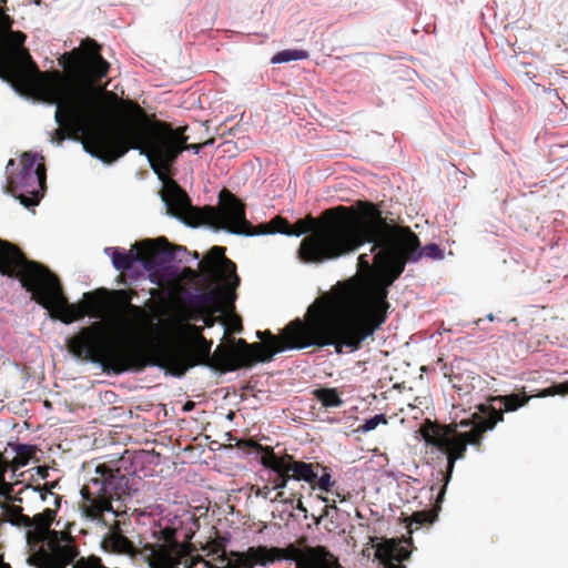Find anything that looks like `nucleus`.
<instances>
[{
	"instance_id": "9d476101",
	"label": "nucleus",
	"mask_w": 568,
	"mask_h": 568,
	"mask_svg": "<svg viewBox=\"0 0 568 568\" xmlns=\"http://www.w3.org/2000/svg\"><path fill=\"white\" fill-rule=\"evenodd\" d=\"M97 477L84 485L80 493V509L87 518L100 520L105 511H113V498L120 499L129 488V478L120 468L109 464H100L95 469Z\"/></svg>"
},
{
	"instance_id": "2f4dec72",
	"label": "nucleus",
	"mask_w": 568,
	"mask_h": 568,
	"mask_svg": "<svg viewBox=\"0 0 568 568\" xmlns=\"http://www.w3.org/2000/svg\"><path fill=\"white\" fill-rule=\"evenodd\" d=\"M419 252H420V257L423 255L429 257V258H433V260H438V258H442L443 257V252L442 250L439 248V246L435 243H432V244H427L426 246H424L423 248L419 246Z\"/></svg>"
},
{
	"instance_id": "39448f33",
	"label": "nucleus",
	"mask_w": 568,
	"mask_h": 568,
	"mask_svg": "<svg viewBox=\"0 0 568 568\" xmlns=\"http://www.w3.org/2000/svg\"><path fill=\"white\" fill-rule=\"evenodd\" d=\"M126 112V141L128 151L139 150L146 155L153 171L163 175L184 150H200L213 142L212 139L203 143H187L184 134L187 126H173L164 121L150 123L145 111L134 101L123 102Z\"/></svg>"
},
{
	"instance_id": "0eeeda50",
	"label": "nucleus",
	"mask_w": 568,
	"mask_h": 568,
	"mask_svg": "<svg viewBox=\"0 0 568 568\" xmlns=\"http://www.w3.org/2000/svg\"><path fill=\"white\" fill-rule=\"evenodd\" d=\"M486 382L476 373L464 367V455L468 446H478L485 433L491 432L504 420L503 412H515L528 403L526 395L511 393L489 396Z\"/></svg>"
},
{
	"instance_id": "37998d69",
	"label": "nucleus",
	"mask_w": 568,
	"mask_h": 568,
	"mask_svg": "<svg viewBox=\"0 0 568 568\" xmlns=\"http://www.w3.org/2000/svg\"><path fill=\"white\" fill-rule=\"evenodd\" d=\"M3 525V520L0 518V527ZM0 568H11L9 564L3 561V556L0 554Z\"/></svg>"
},
{
	"instance_id": "7c9ffc66",
	"label": "nucleus",
	"mask_w": 568,
	"mask_h": 568,
	"mask_svg": "<svg viewBox=\"0 0 568 568\" xmlns=\"http://www.w3.org/2000/svg\"><path fill=\"white\" fill-rule=\"evenodd\" d=\"M277 490H278V493L276 494L277 500H282V501H284L286 504H291V505H293L294 501L296 500V504L294 506L295 509H297L302 513H307V509L304 506L303 500H302V498H303L302 494L292 493L290 498H284V491H282V489H277Z\"/></svg>"
},
{
	"instance_id": "bb28decb",
	"label": "nucleus",
	"mask_w": 568,
	"mask_h": 568,
	"mask_svg": "<svg viewBox=\"0 0 568 568\" xmlns=\"http://www.w3.org/2000/svg\"><path fill=\"white\" fill-rule=\"evenodd\" d=\"M464 87L473 94V99L467 102V105L474 118H477L481 113L479 97H484L483 91L470 75L467 78L464 75Z\"/></svg>"
},
{
	"instance_id": "c756f323",
	"label": "nucleus",
	"mask_w": 568,
	"mask_h": 568,
	"mask_svg": "<svg viewBox=\"0 0 568 568\" xmlns=\"http://www.w3.org/2000/svg\"><path fill=\"white\" fill-rule=\"evenodd\" d=\"M8 471V460L4 458L3 454L0 452V496L10 499V495L13 490L12 485L6 481L4 476Z\"/></svg>"
},
{
	"instance_id": "ddd939ff",
	"label": "nucleus",
	"mask_w": 568,
	"mask_h": 568,
	"mask_svg": "<svg viewBox=\"0 0 568 568\" xmlns=\"http://www.w3.org/2000/svg\"><path fill=\"white\" fill-rule=\"evenodd\" d=\"M458 424H439L436 420L426 418L419 426L418 433L425 445L436 450L445 460V469L438 475L444 486L437 495V503H440L445 494V487L450 479L455 462L462 457V433L458 432Z\"/></svg>"
},
{
	"instance_id": "ea45409f",
	"label": "nucleus",
	"mask_w": 568,
	"mask_h": 568,
	"mask_svg": "<svg viewBox=\"0 0 568 568\" xmlns=\"http://www.w3.org/2000/svg\"><path fill=\"white\" fill-rule=\"evenodd\" d=\"M329 509H337L336 505L335 504H332V505H326L324 508H323V511H322V515L320 518H323V517H326L328 516L329 514Z\"/></svg>"
},
{
	"instance_id": "20e7f679",
	"label": "nucleus",
	"mask_w": 568,
	"mask_h": 568,
	"mask_svg": "<svg viewBox=\"0 0 568 568\" xmlns=\"http://www.w3.org/2000/svg\"><path fill=\"white\" fill-rule=\"evenodd\" d=\"M378 215L375 204L358 201L356 209L338 205L327 209L317 219L307 215L293 225L280 215L267 223H261V233L301 236L298 256L305 263H323L356 251L364 244L366 234H372Z\"/></svg>"
},
{
	"instance_id": "e433bc0d",
	"label": "nucleus",
	"mask_w": 568,
	"mask_h": 568,
	"mask_svg": "<svg viewBox=\"0 0 568 568\" xmlns=\"http://www.w3.org/2000/svg\"><path fill=\"white\" fill-rule=\"evenodd\" d=\"M385 568H404L400 562H396L393 559L378 558Z\"/></svg>"
},
{
	"instance_id": "a878e982",
	"label": "nucleus",
	"mask_w": 568,
	"mask_h": 568,
	"mask_svg": "<svg viewBox=\"0 0 568 568\" xmlns=\"http://www.w3.org/2000/svg\"><path fill=\"white\" fill-rule=\"evenodd\" d=\"M112 250V264L118 271H128L132 268L135 262H139V253L138 251L134 253L130 252H121L118 248Z\"/></svg>"
},
{
	"instance_id": "1a4fd4ad",
	"label": "nucleus",
	"mask_w": 568,
	"mask_h": 568,
	"mask_svg": "<svg viewBox=\"0 0 568 568\" xmlns=\"http://www.w3.org/2000/svg\"><path fill=\"white\" fill-rule=\"evenodd\" d=\"M236 445L246 454H263L261 464L273 473L268 478L272 489H284L291 479L306 481L313 489L317 487L325 493L331 491L334 486L327 468L318 463L296 460L294 456L286 453L278 455L273 447L263 446L253 439L239 440Z\"/></svg>"
},
{
	"instance_id": "c03bdc74",
	"label": "nucleus",
	"mask_w": 568,
	"mask_h": 568,
	"mask_svg": "<svg viewBox=\"0 0 568 568\" xmlns=\"http://www.w3.org/2000/svg\"><path fill=\"white\" fill-rule=\"evenodd\" d=\"M233 329L234 331H241L242 329V324H241L240 318H237L236 322L234 323Z\"/></svg>"
},
{
	"instance_id": "a19ab883",
	"label": "nucleus",
	"mask_w": 568,
	"mask_h": 568,
	"mask_svg": "<svg viewBox=\"0 0 568 568\" xmlns=\"http://www.w3.org/2000/svg\"><path fill=\"white\" fill-rule=\"evenodd\" d=\"M268 491H270V487L268 486H264L262 488H258L255 494H256V496H262V497L266 498Z\"/></svg>"
},
{
	"instance_id": "c85d7f7f",
	"label": "nucleus",
	"mask_w": 568,
	"mask_h": 568,
	"mask_svg": "<svg viewBox=\"0 0 568 568\" xmlns=\"http://www.w3.org/2000/svg\"><path fill=\"white\" fill-rule=\"evenodd\" d=\"M308 57V53L305 50H282L277 52L273 58L271 59L272 63H284L290 62L294 60H302L306 59Z\"/></svg>"
},
{
	"instance_id": "f03ea898",
	"label": "nucleus",
	"mask_w": 568,
	"mask_h": 568,
	"mask_svg": "<svg viewBox=\"0 0 568 568\" xmlns=\"http://www.w3.org/2000/svg\"><path fill=\"white\" fill-rule=\"evenodd\" d=\"M291 322L278 335L270 331L257 332L263 342L248 344L240 338L236 347L219 345L211 356L212 341L203 335V327L183 323L180 327L184 343L176 347L149 351L145 347L124 339L110 338L101 322L83 327L67 341L69 352L80 359L101 363L115 374L131 369L142 371L148 366H160L175 376H182L196 365H209L221 372H232L242 367H252L255 363L271 362L274 355L291 347L296 337L288 334Z\"/></svg>"
},
{
	"instance_id": "f3484780",
	"label": "nucleus",
	"mask_w": 568,
	"mask_h": 568,
	"mask_svg": "<svg viewBox=\"0 0 568 568\" xmlns=\"http://www.w3.org/2000/svg\"><path fill=\"white\" fill-rule=\"evenodd\" d=\"M158 538L164 545H156V549L152 554L151 566L195 568L197 564H202L205 568H212L211 564L201 556H192L193 547L191 544H182L176 540L175 528L165 527L161 529Z\"/></svg>"
},
{
	"instance_id": "f8f14e48",
	"label": "nucleus",
	"mask_w": 568,
	"mask_h": 568,
	"mask_svg": "<svg viewBox=\"0 0 568 568\" xmlns=\"http://www.w3.org/2000/svg\"><path fill=\"white\" fill-rule=\"evenodd\" d=\"M26 38L21 31H9L7 42L13 48L6 51L0 45V75L16 85L31 91L40 87L43 74L52 71L41 72L39 70L28 49L23 48Z\"/></svg>"
},
{
	"instance_id": "49530a36",
	"label": "nucleus",
	"mask_w": 568,
	"mask_h": 568,
	"mask_svg": "<svg viewBox=\"0 0 568 568\" xmlns=\"http://www.w3.org/2000/svg\"><path fill=\"white\" fill-rule=\"evenodd\" d=\"M194 406V403L193 402H187L185 405H184V410H191Z\"/></svg>"
},
{
	"instance_id": "393cba45",
	"label": "nucleus",
	"mask_w": 568,
	"mask_h": 568,
	"mask_svg": "<svg viewBox=\"0 0 568 568\" xmlns=\"http://www.w3.org/2000/svg\"><path fill=\"white\" fill-rule=\"evenodd\" d=\"M314 397L322 404V406L341 407L343 399L341 398L336 388L321 387L313 390Z\"/></svg>"
},
{
	"instance_id": "79ce46f5",
	"label": "nucleus",
	"mask_w": 568,
	"mask_h": 568,
	"mask_svg": "<svg viewBox=\"0 0 568 568\" xmlns=\"http://www.w3.org/2000/svg\"><path fill=\"white\" fill-rule=\"evenodd\" d=\"M37 470H38V475H40L42 478H47L49 475V470L47 467L38 466Z\"/></svg>"
},
{
	"instance_id": "7ed1b4c3",
	"label": "nucleus",
	"mask_w": 568,
	"mask_h": 568,
	"mask_svg": "<svg viewBox=\"0 0 568 568\" xmlns=\"http://www.w3.org/2000/svg\"><path fill=\"white\" fill-rule=\"evenodd\" d=\"M78 69L84 84L74 87L59 70L43 74L40 87L32 91L44 102L55 104L59 128L52 141L61 144L65 139L80 141L85 152L104 163H113L128 153L126 112L122 100L113 91L95 88L106 77L110 64L92 39L82 42Z\"/></svg>"
},
{
	"instance_id": "72a5a7b5",
	"label": "nucleus",
	"mask_w": 568,
	"mask_h": 568,
	"mask_svg": "<svg viewBox=\"0 0 568 568\" xmlns=\"http://www.w3.org/2000/svg\"><path fill=\"white\" fill-rule=\"evenodd\" d=\"M486 321L493 322L494 321V315L491 313H489L488 315H486L485 318L471 320V321H469L467 323L464 322V327L468 326V325H474V326L478 327L479 329H484L481 327V324H484Z\"/></svg>"
},
{
	"instance_id": "6e6552de",
	"label": "nucleus",
	"mask_w": 568,
	"mask_h": 568,
	"mask_svg": "<svg viewBox=\"0 0 568 568\" xmlns=\"http://www.w3.org/2000/svg\"><path fill=\"white\" fill-rule=\"evenodd\" d=\"M43 266L52 276V283L48 286L49 288H47V285H42L44 287L43 294L48 295V301L41 303L40 300H37L32 290L27 291L31 293L33 301L50 312L52 317L65 324L78 321L85 315L100 317L106 306L110 294H112L114 306L122 317L133 316L139 318L143 315L142 308L131 303L132 298L136 295V292L133 290H116L110 293L105 288H98L93 292L84 293L82 303L71 304L63 293L59 277L49 267Z\"/></svg>"
},
{
	"instance_id": "aec40b11",
	"label": "nucleus",
	"mask_w": 568,
	"mask_h": 568,
	"mask_svg": "<svg viewBox=\"0 0 568 568\" xmlns=\"http://www.w3.org/2000/svg\"><path fill=\"white\" fill-rule=\"evenodd\" d=\"M216 286L190 297V305L193 312L190 313L189 320H197V315H203L207 312H219L221 308L222 298L231 303L235 298V290H227L225 282L215 283Z\"/></svg>"
},
{
	"instance_id": "473e14b6",
	"label": "nucleus",
	"mask_w": 568,
	"mask_h": 568,
	"mask_svg": "<svg viewBox=\"0 0 568 568\" xmlns=\"http://www.w3.org/2000/svg\"><path fill=\"white\" fill-rule=\"evenodd\" d=\"M381 423H386L385 416L383 414L375 415L374 417H372L365 422V424L363 425V429L366 432L373 430Z\"/></svg>"
},
{
	"instance_id": "b1692460",
	"label": "nucleus",
	"mask_w": 568,
	"mask_h": 568,
	"mask_svg": "<svg viewBox=\"0 0 568 568\" xmlns=\"http://www.w3.org/2000/svg\"><path fill=\"white\" fill-rule=\"evenodd\" d=\"M409 556L410 551H408L405 547L396 545L394 541L382 545L376 550L377 558L393 559L394 561L400 564L404 560H407Z\"/></svg>"
},
{
	"instance_id": "f257e3e1",
	"label": "nucleus",
	"mask_w": 568,
	"mask_h": 568,
	"mask_svg": "<svg viewBox=\"0 0 568 568\" xmlns=\"http://www.w3.org/2000/svg\"><path fill=\"white\" fill-rule=\"evenodd\" d=\"M378 215L365 243H373V264L381 271L367 283L338 282L311 304L305 318L291 322L292 347L334 346L337 354L355 352L373 338L387 320L388 287L402 275L408 262L420 260L418 236L408 227L390 225L375 204Z\"/></svg>"
},
{
	"instance_id": "5701e85b",
	"label": "nucleus",
	"mask_w": 568,
	"mask_h": 568,
	"mask_svg": "<svg viewBox=\"0 0 568 568\" xmlns=\"http://www.w3.org/2000/svg\"><path fill=\"white\" fill-rule=\"evenodd\" d=\"M263 550H261L260 546L257 547H248L245 552H234V560L227 562L226 568H254L255 566H264V562H261Z\"/></svg>"
},
{
	"instance_id": "4468645a",
	"label": "nucleus",
	"mask_w": 568,
	"mask_h": 568,
	"mask_svg": "<svg viewBox=\"0 0 568 568\" xmlns=\"http://www.w3.org/2000/svg\"><path fill=\"white\" fill-rule=\"evenodd\" d=\"M202 223L214 229L244 236L263 235L261 224L252 225L246 219L245 204L230 190L223 189L219 194V205L203 209Z\"/></svg>"
},
{
	"instance_id": "9b49d317",
	"label": "nucleus",
	"mask_w": 568,
	"mask_h": 568,
	"mask_svg": "<svg viewBox=\"0 0 568 568\" xmlns=\"http://www.w3.org/2000/svg\"><path fill=\"white\" fill-rule=\"evenodd\" d=\"M0 273L18 278L26 290H32L37 300L48 301L44 287L52 283V276L43 264L28 260L24 253L14 244L0 240Z\"/></svg>"
},
{
	"instance_id": "4be33fe9",
	"label": "nucleus",
	"mask_w": 568,
	"mask_h": 568,
	"mask_svg": "<svg viewBox=\"0 0 568 568\" xmlns=\"http://www.w3.org/2000/svg\"><path fill=\"white\" fill-rule=\"evenodd\" d=\"M12 449L16 456L10 462L8 460V470H11L14 476L18 469L27 466L34 458L39 449L34 445L28 444L12 445Z\"/></svg>"
},
{
	"instance_id": "a211bd4d",
	"label": "nucleus",
	"mask_w": 568,
	"mask_h": 568,
	"mask_svg": "<svg viewBox=\"0 0 568 568\" xmlns=\"http://www.w3.org/2000/svg\"><path fill=\"white\" fill-rule=\"evenodd\" d=\"M133 248L139 253V262L150 272L151 282L163 285L169 270L161 267L175 258V253L168 241L164 237L144 240L135 243Z\"/></svg>"
},
{
	"instance_id": "412c9836",
	"label": "nucleus",
	"mask_w": 568,
	"mask_h": 568,
	"mask_svg": "<svg viewBox=\"0 0 568 568\" xmlns=\"http://www.w3.org/2000/svg\"><path fill=\"white\" fill-rule=\"evenodd\" d=\"M261 550H263L262 558L260 559L261 562H264V566L267 564H272L282 559H292L297 561L296 568H315V567H303V551L301 548H298L295 544H290L285 548H278V547H266V546H260ZM316 568H323L322 566H317Z\"/></svg>"
},
{
	"instance_id": "58836bf2",
	"label": "nucleus",
	"mask_w": 568,
	"mask_h": 568,
	"mask_svg": "<svg viewBox=\"0 0 568 568\" xmlns=\"http://www.w3.org/2000/svg\"><path fill=\"white\" fill-rule=\"evenodd\" d=\"M118 540L123 549H129L132 546L131 541L126 537L120 536Z\"/></svg>"
},
{
	"instance_id": "09e8293b",
	"label": "nucleus",
	"mask_w": 568,
	"mask_h": 568,
	"mask_svg": "<svg viewBox=\"0 0 568 568\" xmlns=\"http://www.w3.org/2000/svg\"><path fill=\"white\" fill-rule=\"evenodd\" d=\"M320 499H321L322 501H324V503H327V501H328V498H326V497H322V496H320Z\"/></svg>"
},
{
	"instance_id": "4c0bfd02",
	"label": "nucleus",
	"mask_w": 568,
	"mask_h": 568,
	"mask_svg": "<svg viewBox=\"0 0 568 568\" xmlns=\"http://www.w3.org/2000/svg\"><path fill=\"white\" fill-rule=\"evenodd\" d=\"M477 47H478V53L481 55L483 62L485 63V60H489L488 55H487V47L481 41H479L477 43Z\"/></svg>"
},
{
	"instance_id": "423d86ee",
	"label": "nucleus",
	"mask_w": 568,
	"mask_h": 568,
	"mask_svg": "<svg viewBox=\"0 0 568 568\" xmlns=\"http://www.w3.org/2000/svg\"><path fill=\"white\" fill-rule=\"evenodd\" d=\"M58 483H47L33 489L40 493L42 500L48 496L53 497L54 509L47 508L42 513L29 517L22 513L20 506L6 505L3 507V520L17 527L27 528L26 539L32 551V561L41 568H65L78 556L77 548L70 544L69 535L51 530L50 526L60 507L61 497L51 491Z\"/></svg>"
},
{
	"instance_id": "cd10ccee",
	"label": "nucleus",
	"mask_w": 568,
	"mask_h": 568,
	"mask_svg": "<svg viewBox=\"0 0 568 568\" xmlns=\"http://www.w3.org/2000/svg\"><path fill=\"white\" fill-rule=\"evenodd\" d=\"M436 515L432 510L415 511L408 521V529L412 532L413 529H419L425 524H430L435 520Z\"/></svg>"
},
{
	"instance_id": "de8ad7c7",
	"label": "nucleus",
	"mask_w": 568,
	"mask_h": 568,
	"mask_svg": "<svg viewBox=\"0 0 568 568\" xmlns=\"http://www.w3.org/2000/svg\"><path fill=\"white\" fill-rule=\"evenodd\" d=\"M335 495H336L337 498H339V501H345L346 500L345 496H343L342 494L335 493Z\"/></svg>"
},
{
	"instance_id": "f704fd0d",
	"label": "nucleus",
	"mask_w": 568,
	"mask_h": 568,
	"mask_svg": "<svg viewBox=\"0 0 568 568\" xmlns=\"http://www.w3.org/2000/svg\"><path fill=\"white\" fill-rule=\"evenodd\" d=\"M358 267L362 271H371L372 263L368 258V254H361L358 257Z\"/></svg>"
},
{
	"instance_id": "6ab92c4d",
	"label": "nucleus",
	"mask_w": 568,
	"mask_h": 568,
	"mask_svg": "<svg viewBox=\"0 0 568 568\" xmlns=\"http://www.w3.org/2000/svg\"><path fill=\"white\" fill-rule=\"evenodd\" d=\"M162 200L166 205V212L191 226H197L202 223L203 210L192 206L186 192L174 181L165 182L162 190Z\"/></svg>"
},
{
	"instance_id": "a18cd8bd",
	"label": "nucleus",
	"mask_w": 568,
	"mask_h": 568,
	"mask_svg": "<svg viewBox=\"0 0 568 568\" xmlns=\"http://www.w3.org/2000/svg\"><path fill=\"white\" fill-rule=\"evenodd\" d=\"M6 2H7V0H0V6H1V4H4ZM0 16H2V18H3L4 20L9 21V17H8V16H6V14L3 13V11H2V10H0Z\"/></svg>"
},
{
	"instance_id": "2eb2a0df",
	"label": "nucleus",
	"mask_w": 568,
	"mask_h": 568,
	"mask_svg": "<svg viewBox=\"0 0 568 568\" xmlns=\"http://www.w3.org/2000/svg\"><path fill=\"white\" fill-rule=\"evenodd\" d=\"M225 247L215 245L200 262V271L184 267L180 273L169 270L166 275L178 284H193L202 276L209 283L225 282L227 290H235L240 285V277L235 263L225 256Z\"/></svg>"
},
{
	"instance_id": "c9c22d12",
	"label": "nucleus",
	"mask_w": 568,
	"mask_h": 568,
	"mask_svg": "<svg viewBox=\"0 0 568 568\" xmlns=\"http://www.w3.org/2000/svg\"><path fill=\"white\" fill-rule=\"evenodd\" d=\"M214 313L215 312H207L204 313L203 315H197V318L201 317L206 327H212L215 323Z\"/></svg>"
},
{
	"instance_id": "dca6fc26",
	"label": "nucleus",
	"mask_w": 568,
	"mask_h": 568,
	"mask_svg": "<svg viewBox=\"0 0 568 568\" xmlns=\"http://www.w3.org/2000/svg\"><path fill=\"white\" fill-rule=\"evenodd\" d=\"M47 169L43 158L31 152L21 155V170L8 178V189L26 207L37 205L43 196Z\"/></svg>"
}]
</instances>
